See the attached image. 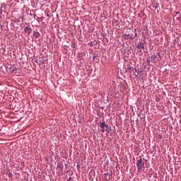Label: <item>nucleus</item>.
<instances>
[{"label": "nucleus", "mask_w": 181, "mask_h": 181, "mask_svg": "<svg viewBox=\"0 0 181 181\" xmlns=\"http://www.w3.org/2000/svg\"><path fill=\"white\" fill-rule=\"evenodd\" d=\"M33 36L35 37V39H37V37H39V36H40V33H39L38 32L35 31L33 33Z\"/></svg>", "instance_id": "nucleus-6"}, {"label": "nucleus", "mask_w": 181, "mask_h": 181, "mask_svg": "<svg viewBox=\"0 0 181 181\" xmlns=\"http://www.w3.org/2000/svg\"><path fill=\"white\" fill-rule=\"evenodd\" d=\"M24 30L25 33H27L28 35H30V33H32V28H30V27H25Z\"/></svg>", "instance_id": "nucleus-3"}, {"label": "nucleus", "mask_w": 181, "mask_h": 181, "mask_svg": "<svg viewBox=\"0 0 181 181\" xmlns=\"http://www.w3.org/2000/svg\"><path fill=\"white\" fill-rule=\"evenodd\" d=\"M71 180V177H70L67 181H70Z\"/></svg>", "instance_id": "nucleus-7"}, {"label": "nucleus", "mask_w": 181, "mask_h": 181, "mask_svg": "<svg viewBox=\"0 0 181 181\" xmlns=\"http://www.w3.org/2000/svg\"><path fill=\"white\" fill-rule=\"evenodd\" d=\"M156 55H155V54H153V55H151V62H153V63H155L156 62Z\"/></svg>", "instance_id": "nucleus-5"}, {"label": "nucleus", "mask_w": 181, "mask_h": 181, "mask_svg": "<svg viewBox=\"0 0 181 181\" xmlns=\"http://www.w3.org/2000/svg\"><path fill=\"white\" fill-rule=\"evenodd\" d=\"M136 166L139 172L142 170L143 168H145V163L142 161V157H140V158L137 159Z\"/></svg>", "instance_id": "nucleus-1"}, {"label": "nucleus", "mask_w": 181, "mask_h": 181, "mask_svg": "<svg viewBox=\"0 0 181 181\" xmlns=\"http://www.w3.org/2000/svg\"><path fill=\"white\" fill-rule=\"evenodd\" d=\"M144 47H145V45H144V43L140 42L137 44V49H139V50L144 49Z\"/></svg>", "instance_id": "nucleus-4"}, {"label": "nucleus", "mask_w": 181, "mask_h": 181, "mask_svg": "<svg viewBox=\"0 0 181 181\" xmlns=\"http://www.w3.org/2000/svg\"><path fill=\"white\" fill-rule=\"evenodd\" d=\"M100 132L104 134V132H110V130H108V125L105 124V122H103L100 123Z\"/></svg>", "instance_id": "nucleus-2"}]
</instances>
